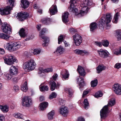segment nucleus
Wrapping results in <instances>:
<instances>
[{"instance_id": "1", "label": "nucleus", "mask_w": 121, "mask_h": 121, "mask_svg": "<svg viewBox=\"0 0 121 121\" xmlns=\"http://www.w3.org/2000/svg\"><path fill=\"white\" fill-rule=\"evenodd\" d=\"M115 101L114 99H112L108 102L107 105L105 106L100 110V115L101 118H104L106 117L107 113L108 112L109 107H111L114 105Z\"/></svg>"}, {"instance_id": "2", "label": "nucleus", "mask_w": 121, "mask_h": 121, "mask_svg": "<svg viewBox=\"0 0 121 121\" xmlns=\"http://www.w3.org/2000/svg\"><path fill=\"white\" fill-rule=\"evenodd\" d=\"M21 46V43L19 42H14L12 44L9 43H7L4 45V47L5 49L10 51H16L20 48Z\"/></svg>"}, {"instance_id": "3", "label": "nucleus", "mask_w": 121, "mask_h": 121, "mask_svg": "<svg viewBox=\"0 0 121 121\" xmlns=\"http://www.w3.org/2000/svg\"><path fill=\"white\" fill-rule=\"evenodd\" d=\"M14 0H8V5L4 9H0V14L1 15H8L10 14V11L12 9L14 3Z\"/></svg>"}, {"instance_id": "4", "label": "nucleus", "mask_w": 121, "mask_h": 121, "mask_svg": "<svg viewBox=\"0 0 121 121\" xmlns=\"http://www.w3.org/2000/svg\"><path fill=\"white\" fill-rule=\"evenodd\" d=\"M104 17H102L101 21L99 22V25L101 26L102 28H104L105 25L107 27H110V26L108 25L109 23L112 19V16L109 13H107L106 15V18Z\"/></svg>"}, {"instance_id": "5", "label": "nucleus", "mask_w": 121, "mask_h": 121, "mask_svg": "<svg viewBox=\"0 0 121 121\" xmlns=\"http://www.w3.org/2000/svg\"><path fill=\"white\" fill-rule=\"evenodd\" d=\"M23 65L25 68L32 70L35 68L36 64L34 60L31 59L26 62Z\"/></svg>"}, {"instance_id": "6", "label": "nucleus", "mask_w": 121, "mask_h": 121, "mask_svg": "<svg viewBox=\"0 0 121 121\" xmlns=\"http://www.w3.org/2000/svg\"><path fill=\"white\" fill-rule=\"evenodd\" d=\"M46 30L45 29H43L40 32L39 36L44 40L43 42L44 43L43 44V46H47L49 42V39L47 37L43 36L44 34L45 33Z\"/></svg>"}, {"instance_id": "7", "label": "nucleus", "mask_w": 121, "mask_h": 121, "mask_svg": "<svg viewBox=\"0 0 121 121\" xmlns=\"http://www.w3.org/2000/svg\"><path fill=\"white\" fill-rule=\"evenodd\" d=\"M4 59L5 63L9 65L12 64L13 62H15L17 60L16 59H13V56L11 55L6 56Z\"/></svg>"}, {"instance_id": "8", "label": "nucleus", "mask_w": 121, "mask_h": 121, "mask_svg": "<svg viewBox=\"0 0 121 121\" xmlns=\"http://www.w3.org/2000/svg\"><path fill=\"white\" fill-rule=\"evenodd\" d=\"M1 29L3 32L6 33L10 34L11 33L12 29L10 26L6 22L2 24Z\"/></svg>"}, {"instance_id": "9", "label": "nucleus", "mask_w": 121, "mask_h": 121, "mask_svg": "<svg viewBox=\"0 0 121 121\" xmlns=\"http://www.w3.org/2000/svg\"><path fill=\"white\" fill-rule=\"evenodd\" d=\"M74 43L76 46H79L81 43L82 38V37L79 34H76L73 36Z\"/></svg>"}, {"instance_id": "10", "label": "nucleus", "mask_w": 121, "mask_h": 121, "mask_svg": "<svg viewBox=\"0 0 121 121\" xmlns=\"http://www.w3.org/2000/svg\"><path fill=\"white\" fill-rule=\"evenodd\" d=\"M29 16V14L27 12L18 13L17 16L19 20L22 21L26 19Z\"/></svg>"}, {"instance_id": "11", "label": "nucleus", "mask_w": 121, "mask_h": 121, "mask_svg": "<svg viewBox=\"0 0 121 121\" xmlns=\"http://www.w3.org/2000/svg\"><path fill=\"white\" fill-rule=\"evenodd\" d=\"M31 99L28 96L25 97L22 100V104L24 106L28 107L31 104Z\"/></svg>"}, {"instance_id": "12", "label": "nucleus", "mask_w": 121, "mask_h": 121, "mask_svg": "<svg viewBox=\"0 0 121 121\" xmlns=\"http://www.w3.org/2000/svg\"><path fill=\"white\" fill-rule=\"evenodd\" d=\"M113 89L116 94L118 95H121V86L118 83L113 86Z\"/></svg>"}, {"instance_id": "13", "label": "nucleus", "mask_w": 121, "mask_h": 121, "mask_svg": "<svg viewBox=\"0 0 121 121\" xmlns=\"http://www.w3.org/2000/svg\"><path fill=\"white\" fill-rule=\"evenodd\" d=\"M100 56L103 58H106L109 56V53L106 50L101 49L98 51Z\"/></svg>"}, {"instance_id": "14", "label": "nucleus", "mask_w": 121, "mask_h": 121, "mask_svg": "<svg viewBox=\"0 0 121 121\" xmlns=\"http://www.w3.org/2000/svg\"><path fill=\"white\" fill-rule=\"evenodd\" d=\"M49 83L51 85L50 88L51 91L54 90L55 89H57L59 88L60 85L58 83L57 84L54 81H50Z\"/></svg>"}, {"instance_id": "15", "label": "nucleus", "mask_w": 121, "mask_h": 121, "mask_svg": "<svg viewBox=\"0 0 121 121\" xmlns=\"http://www.w3.org/2000/svg\"><path fill=\"white\" fill-rule=\"evenodd\" d=\"M59 112L63 116H66L68 114V111L66 107L63 108L61 107L60 108Z\"/></svg>"}, {"instance_id": "16", "label": "nucleus", "mask_w": 121, "mask_h": 121, "mask_svg": "<svg viewBox=\"0 0 121 121\" xmlns=\"http://www.w3.org/2000/svg\"><path fill=\"white\" fill-rule=\"evenodd\" d=\"M9 72L11 74L14 76L17 74L18 70L15 66L12 65L10 68Z\"/></svg>"}, {"instance_id": "17", "label": "nucleus", "mask_w": 121, "mask_h": 121, "mask_svg": "<svg viewBox=\"0 0 121 121\" xmlns=\"http://www.w3.org/2000/svg\"><path fill=\"white\" fill-rule=\"evenodd\" d=\"M75 53L77 54L83 55H87L89 54V53L85 50H81L77 49L75 50Z\"/></svg>"}, {"instance_id": "18", "label": "nucleus", "mask_w": 121, "mask_h": 121, "mask_svg": "<svg viewBox=\"0 0 121 121\" xmlns=\"http://www.w3.org/2000/svg\"><path fill=\"white\" fill-rule=\"evenodd\" d=\"M60 74L62 76V78L65 79L68 78L69 77V74L68 72L65 69L63 70L61 72Z\"/></svg>"}, {"instance_id": "19", "label": "nucleus", "mask_w": 121, "mask_h": 121, "mask_svg": "<svg viewBox=\"0 0 121 121\" xmlns=\"http://www.w3.org/2000/svg\"><path fill=\"white\" fill-rule=\"evenodd\" d=\"M77 70L79 73L81 75L83 76L85 75L86 72L85 70L83 67L78 65Z\"/></svg>"}, {"instance_id": "20", "label": "nucleus", "mask_w": 121, "mask_h": 121, "mask_svg": "<svg viewBox=\"0 0 121 121\" xmlns=\"http://www.w3.org/2000/svg\"><path fill=\"white\" fill-rule=\"evenodd\" d=\"M49 11L51 14H55L57 12L56 6V5H52Z\"/></svg>"}, {"instance_id": "21", "label": "nucleus", "mask_w": 121, "mask_h": 121, "mask_svg": "<svg viewBox=\"0 0 121 121\" xmlns=\"http://www.w3.org/2000/svg\"><path fill=\"white\" fill-rule=\"evenodd\" d=\"M69 13L68 12H66L64 13L62 16V19L63 22L65 23L67 22L69 20L68 19V16Z\"/></svg>"}, {"instance_id": "22", "label": "nucleus", "mask_w": 121, "mask_h": 121, "mask_svg": "<svg viewBox=\"0 0 121 121\" xmlns=\"http://www.w3.org/2000/svg\"><path fill=\"white\" fill-rule=\"evenodd\" d=\"M22 7L24 9L27 8L29 6V3L26 0H22L21 1Z\"/></svg>"}, {"instance_id": "23", "label": "nucleus", "mask_w": 121, "mask_h": 121, "mask_svg": "<svg viewBox=\"0 0 121 121\" xmlns=\"http://www.w3.org/2000/svg\"><path fill=\"white\" fill-rule=\"evenodd\" d=\"M105 66L103 65H99L96 68L97 73H100L103 70H105Z\"/></svg>"}, {"instance_id": "24", "label": "nucleus", "mask_w": 121, "mask_h": 121, "mask_svg": "<svg viewBox=\"0 0 121 121\" xmlns=\"http://www.w3.org/2000/svg\"><path fill=\"white\" fill-rule=\"evenodd\" d=\"M79 78H78L77 79V80L78 81H79L80 79V81L79 83V86H80V87L79 88L81 90L80 88L85 85V83L84 81V78L82 77H79Z\"/></svg>"}, {"instance_id": "25", "label": "nucleus", "mask_w": 121, "mask_h": 121, "mask_svg": "<svg viewBox=\"0 0 121 121\" xmlns=\"http://www.w3.org/2000/svg\"><path fill=\"white\" fill-rule=\"evenodd\" d=\"M48 105V102H43L40 104V109L41 110H43L46 109Z\"/></svg>"}, {"instance_id": "26", "label": "nucleus", "mask_w": 121, "mask_h": 121, "mask_svg": "<svg viewBox=\"0 0 121 121\" xmlns=\"http://www.w3.org/2000/svg\"><path fill=\"white\" fill-rule=\"evenodd\" d=\"M90 30L93 32L94 30L96 29L97 27V25L96 23L93 22L91 23L90 25Z\"/></svg>"}, {"instance_id": "27", "label": "nucleus", "mask_w": 121, "mask_h": 121, "mask_svg": "<svg viewBox=\"0 0 121 121\" xmlns=\"http://www.w3.org/2000/svg\"><path fill=\"white\" fill-rule=\"evenodd\" d=\"M64 51V48L60 46L57 47L56 50L54 52L61 54L63 53Z\"/></svg>"}, {"instance_id": "28", "label": "nucleus", "mask_w": 121, "mask_h": 121, "mask_svg": "<svg viewBox=\"0 0 121 121\" xmlns=\"http://www.w3.org/2000/svg\"><path fill=\"white\" fill-rule=\"evenodd\" d=\"M19 34L20 36L23 37H26L27 34L25 32V30L23 28H21L19 30Z\"/></svg>"}, {"instance_id": "29", "label": "nucleus", "mask_w": 121, "mask_h": 121, "mask_svg": "<svg viewBox=\"0 0 121 121\" xmlns=\"http://www.w3.org/2000/svg\"><path fill=\"white\" fill-rule=\"evenodd\" d=\"M10 37V36L8 35H6L3 33H0V38L4 40L8 39Z\"/></svg>"}, {"instance_id": "30", "label": "nucleus", "mask_w": 121, "mask_h": 121, "mask_svg": "<svg viewBox=\"0 0 121 121\" xmlns=\"http://www.w3.org/2000/svg\"><path fill=\"white\" fill-rule=\"evenodd\" d=\"M27 84V82H25L23 86H22L21 89L22 91L25 92L27 90L28 88Z\"/></svg>"}, {"instance_id": "31", "label": "nucleus", "mask_w": 121, "mask_h": 121, "mask_svg": "<svg viewBox=\"0 0 121 121\" xmlns=\"http://www.w3.org/2000/svg\"><path fill=\"white\" fill-rule=\"evenodd\" d=\"M54 114V110L52 111L49 112L48 115V119L52 120L53 118V116Z\"/></svg>"}, {"instance_id": "32", "label": "nucleus", "mask_w": 121, "mask_h": 121, "mask_svg": "<svg viewBox=\"0 0 121 121\" xmlns=\"http://www.w3.org/2000/svg\"><path fill=\"white\" fill-rule=\"evenodd\" d=\"M83 0L84 4L85 5L90 6L92 4V2L91 0Z\"/></svg>"}, {"instance_id": "33", "label": "nucleus", "mask_w": 121, "mask_h": 121, "mask_svg": "<svg viewBox=\"0 0 121 121\" xmlns=\"http://www.w3.org/2000/svg\"><path fill=\"white\" fill-rule=\"evenodd\" d=\"M0 109L4 112H6L9 110L8 108L6 106H3L0 105Z\"/></svg>"}, {"instance_id": "34", "label": "nucleus", "mask_w": 121, "mask_h": 121, "mask_svg": "<svg viewBox=\"0 0 121 121\" xmlns=\"http://www.w3.org/2000/svg\"><path fill=\"white\" fill-rule=\"evenodd\" d=\"M42 23L45 25L49 24L50 22V20L49 18H46L42 20Z\"/></svg>"}, {"instance_id": "35", "label": "nucleus", "mask_w": 121, "mask_h": 121, "mask_svg": "<svg viewBox=\"0 0 121 121\" xmlns=\"http://www.w3.org/2000/svg\"><path fill=\"white\" fill-rule=\"evenodd\" d=\"M98 80L97 79H95L94 80H92L91 82V86L93 87L96 86L98 83Z\"/></svg>"}, {"instance_id": "36", "label": "nucleus", "mask_w": 121, "mask_h": 121, "mask_svg": "<svg viewBox=\"0 0 121 121\" xmlns=\"http://www.w3.org/2000/svg\"><path fill=\"white\" fill-rule=\"evenodd\" d=\"M116 37L118 40L121 39V31L119 30H117L116 31Z\"/></svg>"}, {"instance_id": "37", "label": "nucleus", "mask_w": 121, "mask_h": 121, "mask_svg": "<svg viewBox=\"0 0 121 121\" xmlns=\"http://www.w3.org/2000/svg\"><path fill=\"white\" fill-rule=\"evenodd\" d=\"M83 103L84 104V108L85 109H88L89 107V104L87 99H85L83 101Z\"/></svg>"}, {"instance_id": "38", "label": "nucleus", "mask_w": 121, "mask_h": 121, "mask_svg": "<svg viewBox=\"0 0 121 121\" xmlns=\"http://www.w3.org/2000/svg\"><path fill=\"white\" fill-rule=\"evenodd\" d=\"M69 9L70 11H72L74 13H75L76 14H77L78 10L77 9L75 8V7L72 6L71 7H69Z\"/></svg>"}, {"instance_id": "39", "label": "nucleus", "mask_w": 121, "mask_h": 121, "mask_svg": "<svg viewBox=\"0 0 121 121\" xmlns=\"http://www.w3.org/2000/svg\"><path fill=\"white\" fill-rule=\"evenodd\" d=\"M88 10V9L87 7L86 6H85L82 8V10H81L80 14H82V13H86Z\"/></svg>"}, {"instance_id": "40", "label": "nucleus", "mask_w": 121, "mask_h": 121, "mask_svg": "<svg viewBox=\"0 0 121 121\" xmlns=\"http://www.w3.org/2000/svg\"><path fill=\"white\" fill-rule=\"evenodd\" d=\"M65 90L67 91V92L68 93L69 97H71L73 95V92L71 89L66 88L65 89Z\"/></svg>"}, {"instance_id": "41", "label": "nucleus", "mask_w": 121, "mask_h": 121, "mask_svg": "<svg viewBox=\"0 0 121 121\" xmlns=\"http://www.w3.org/2000/svg\"><path fill=\"white\" fill-rule=\"evenodd\" d=\"M48 89L49 87L47 86H42L40 87V90L41 91H48Z\"/></svg>"}, {"instance_id": "42", "label": "nucleus", "mask_w": 121, "mask_h": 121, "mask_svg": "<svg viewBox=\"0 0 121 121\" xmlns=\"http://www.w3.org/2000/svg\"><path fill=\"white\" fill-rule=\"evenodd\" d=\"M41 50L39 48H36L33 50V53L35 55H37L39 54L41 52Z\"/></svg>"}, {"instance_id": "43", "label": "nucleus", "mask_w": 121, "mask_h": 121, "mask_svg": "<svg viewBox=\"0 0 121 121\" xmlns=\"http://www.w3.org/2000/svg\"><path fill=\"white\" fill-rule=\"evenodd\" d=\"M14 116L16 118L22 119L23 118H22L23 115L19 113L14 114Z\"/></svg>"}, {"instance_id": "44", "label": "nucleus", "mask_w": 121, "mask_h": 121, "mask_svg": "<svg viewBox=\"0 0 121 121\" xmlns=\"http://www.w3.org/2000/svg\"><path fill=\"white\" fill-rule=\"evenodd\" d=\"M103 94L101 91H99L97 92L95 95V97L96 98L100 97L103 96Z\"/></svg>"}, {"instance_id": "45", "label": "nucleus", "mask_w": 121, "mask_h": 121, "mask_svg": "<svg viewBox=\"0 0 121 121\" xmlns=\"http://www.w3.org/2000/svg\"><path fill=\"white\" fill-rule=\"evenodd\" d=\"M102 43L103 46L105 47H107L109 44L108 41L107 40L102 41Z\"/></svg>"}, {"instance_id": "46", "label": "nucleus", "mask_w": 121, "mask_h": 121, "mask_svg": "<svg viewBox=\"0 0 121 121\" xmlns=\"http://www.w3.org/2000/svg\"><path fill=\"white\" fill-rule=\"evenodd\" d=\"M13 76L10 73V74L8 73L6 74L5 78L7 80H10Z\"/></svg>"}, {"instance_id": "47", "label": "nucleus", "mask_w": 121, "mask_h": 121, "mask_svg": "<svg viewBox=\"0 0 121 121\" xmlns=\"http://www.w3.org/2000/svg\"><path fill=\"white\" fill-rule=\"evenodd\" d=\"M76 0H70V7H71L72 6L75 7L76 5L75 4L76 3Z\"/></svg>"}, {"instance_id": "48", "label": "nucleus", "mask_w": 121, "mask_h": 121, "mask_svg": "<svg viewBox=\"0 0 121 121\" xmlns=\"http://www.w3.org/2000/svg\"><path fill=\"white\" fill-rule=\"evenodd\" d=\"M57 96L56 94L54 92H52V94L49 96V98L50 99H52L53 98H55Z\"/></svg>"}, {"instance_id": "49", "label": "nucleus", "mask_w": 121, "mask_h": 121, "mask_svg": "<svg viewBox=\"0 0 121 121\" xmlns=\"http://www.w3.org/2000/svg\"><path fill=\"white\" fill-rule=\"evenodd\" d=\"M63 36L62 35H60L59 36L58 39V43L59 44H60V42L63 40Z\"/></svg>"}, {"instance_id": "50", "label": "nucleus", "mask_w": 121, "mask_h": 121, "mask_svg": "<svg viewBox=\"0 0 121 121\" xmlns=\"http://www.w3.org/2000/svg\"><path fill=\"white\" fill-rule=\"evenodd\" d=\"M118 13L117 12L114 16V18L115 19L114 22L116 23H117L118 20Z\"/></svg>"}, {"instance_id": "51", "label": "nucleus", "mask_w": 121, "mask_h": 121, "mask_svg": "<svg viewBox=\"0 0 121 121\" xmlns=\"http://www.w3.org/2000/svg\"><path fill=\"white\" fill-rule=\"evenodd\" d=\"M52 69L51 68H49L44 69L43 72H44V73H48L49 72H52Z\"/></svg>"}, {"instance_id": "52", "label": "nucleus", "mask_w": 121, "mask_h": 121, "mask_svg": "<svg viewBox=\"0 0 121 121\" xmlns=\"http://www.w3.org/2000/svg\"><path fill=\"white\" fill-rule=\"evenodd\" d=\"M114 53L116 55H120L121 54V47L120 48L119 50L115 51Z\"/></svg>"}, {"instance_id": "53", "label": "nucleus", "mask_w": 121, "mask_h": 121, "mask_svg": "<svg viewBox=\"0 0 121 121\" xmlns=\"http://www.w3.org/2000/svg\"><path fill=\"white\" fill-rule=\"evenodd\" d=\"M65 102V101L62 99H60L59 100V103L61 105H64V104Z\"/></svg>"}, {"instance_id": "54", "label": "nucleus", "mask_w": 121, "mask_h": 121, "mask_svg": "<svg viewBox=\"0 0 121 121\" xmlns=\"http://www.w3.org/2000/svg\"><path fill=\"white\" fill-rule=\"evenodd\" d=\"M30 56V53L27 52H24V56L26 57H29Z\"/></svg>"}, {"instance_id": "55", "label": "nucleus", "mask_w": 121, "mask_h": 121, "mask_svg": "<svg viewBox=\"0 0 121 121\" xmlns=\"http://www.w3.org/2000/svg\"><path fill=\"white\" fill-rule=\"evenodd\" d=\"M115 67L117 69H119L121 67V64L120 63H117L115 65Z\"/></svg>"}, {"instance_id": "56", "label": "nucleus", "mask_w": 121, "mask_h": 121, "mask_svg": "<svg viewBox=\"0 0 121 121\" xmlns=\"http://www.w3.org/2000/svg\"><path fill=\"white\" fill-rule=\"evenodd\" d=\"M89 92V91H87L86 90L84 91L83 92L82 97H84L86 95L88 94Z\"/></svg>"}, {"instance_id": "57", "label": "nucleus", "mask_w": 121, "mask_h": 121, "mask_svg": "<svg viewBox=\"0 0 121 121\" xmlns=\"http://www.w3.org/2000/svg\"><path fill=\"white\" fill-rule=\"evenodd\" d=\"M69 31L71 33H74L77 31L76 30L73 28H70Z\"/></svg>"}, {"instance_id": "58", "label": "nucleus", "mask_w": 121, "mask_h": 121, "mask_svg": "<svg viewBox=\"0 0 121 121\" xmlns=\"http://www.w3.org/2000/svg\"><path fill=\"white\" fill-rule=\"evenodd\" d=\"M44 69H43L41 68H39V72L38 73L39 74H41L42 73H44V72H43Z\"/></svg>"}, {"instance_id": "59", "label": "nucleus", "mask_w": 121, "mask_h": 121, "mask_svg": "<svg viewBox=\"0 0 121 121\" xmlns=\"http://www.w3.org/2000/svg\"><path fill=\"white\" fill-rule=\"evenodd\" d=\"M5 120L4 116L2 115H0V121H4Z\"/></svg>"}, {"instance_id": "60", "label": "nucleus", "mask_w": 121, "mask_h": 121, "mask_svg": "<svg viewBox=\"0 0 121 121\" xmlns=\"http://www.w3.org/2000/svg\"><path fill=\"white\" fill-rule=\"evenodd\" d=\"M95 45L97 46H98L99 47H101L102 46V45L101 43L99 42H95Z\"/></svg>"}, {"instance_id": "61", "label": "nucleus", "mask_w": 121, "mask_h": 121, "mask_svg": "<svg viewBox=\"0 0 121 121\" xmlns=\"http://www.w3.org/2000/svg\"><path fill=\"white\" fill-rule=\"evenodd\" d=\"M58 76V75L56 74H54L52 76L53 79L54 80H56Z\"/></svg>"}, {"instance_id": "62", "label": "nucleus", "mask_w": 121, "mask_h": 121, "mask_svg": "<svg viewBox=\"0 0 121 121\" xmlns=\"http://www.w3.org/2000/svg\"><path fill=\"white\" fill-rule=\"evenodd\" d=\"M19 78L17 77H14L13 78V81L14 82H16L19 80Z\"/></svg>"}, {"instance_id": "63", "label": "nucleus", "mask_w": 121, "mask_h": 121, "mask_svg": "<svg viewBox=\"0 0 121 121\" xmlns=\"http://www.w3.org/2000/svg\"><path fill=\"white\" fill-rule=\"evenodd\" d=\"M78 121H85V120L82 117H80L78 119Z\"/></svg>"}, {"instance_id": "64", "label": "nucleus", "mask_w": 121, "mask_h": 121, "mask_svg": "<svg viewBox=\"0 0 121 121\" xmlns=\"http://www.w3.org/2000/svg\"><path fill=\"white\" fill-rule=\"evenodd\" d=\"M5 53L4 50L2 48H0V54H3Z\"/></svg>"}]
</instances>
